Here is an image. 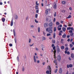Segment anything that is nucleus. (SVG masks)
I'll list each match as a JSON object with an SVG mask.
<instances>
[{"mask_svg": "<svg viewBox=\"0 0 74 74\" xmlns=\"http://www.w3.org/2000/svg\"><path fill=\"white\" fill-rule=\"evenodd\" d=\"M53 25V24L52 22H51L49 23V29H52V26Z\"/></svg>", "mask_w": 74, "mask_h": 74, "instance_id": "1", "label": "nucleus"}, {"mask_svg": "<svg viewBox=\"0 0 74 74\" xmlns=\"http://www.w3.org/2000/svg\"><path fill=\"white\" fill-rule=\"evenodd\" d=\"M49 30L48 31V33H52V32H53V31L52 29H49Z\"/></svg>", "mask_w": 74, "mask_h": 74, "instance_id": "2", "label": "nucleus"}, {"mask_svg": "<svg viewBox=\"0 0 74 74\" xmlns=\"http://www.w3.org/2000/svg\"><path fill=\"white\" fill-rule=\"evenodd\" d=\"M58 48L57 49V53H59V52H60V49L59 48V47L58 46Z\"/></svg>", "mask_w": 74, "mask_h": 74, "instance_id": "3", "label": "nucleus"}, {"mask_svg": "<svg viewBox=\"0 0 74 74\" xmlns=\"http://www.w3.org/2000/svg\"><path fill=\"white\" fill-rule=\"evenodd\" d=\"M57 58L58 60L59 61V60H60L61 59V57L60 56H58Z\"/></svg>", "mask_w": 74, "mask_h": 74, "instance_id": "4", "label": "nucleus"}, {"mask_svg": "<svg viewBox=\"0 0 74 74\" xmlns=\"http://www.w3.org/2000/svg\"><path fill=\"white\" fill-rule=\"evenodd\" d=\"M34 61L35 63L37 62V60H36V56H34Z\"/></svg>", "mask_w": 74, "mask_h": 74, "instance_id": "5", "label": "nucleus"}, {"mask_svg": "<svg viewBox=\"0 0 74 74\" xmlns=\"http://www.w3.org/2000/svg\"><path fill=\"white\" fill-rule=\"evenodd\" d=\"M49 67H48V69L49 70V71H50V74H51V67H50V66L49 65Z\"/></svg>", "mask_w": 74, "mask_h": 74, "instance_id": "6", "label": "nucleus"}, {"mask_svg": "<svg viewBox=\"0 0 74 74\" xmlns=\"http://www.w3.org/2000/svg\"><path fill=\"white\" fill-rule=\"evenodd\" d=\"M59 73H60V74H62V69L61 68H60V69L59 70Z\"/></svg>", "mask_w": 74, "mask_h": 74, "instance_id": "7", "label": "nucleus"}, {"mask_svg": "<svg viewBox=\"0 0 74 74\" xmlns=\"http://www.w3.org/2000/svg\"><path fill=\"white\" fill-rule=\"evenodd\" d=\"M48 25V23H45L44 24V26H45V27H46Z\"/></svg>", "mask_w": 74, "mask_h": 74, "instance_id": "8", "label": "nucleus"}, {"mask_svg": "<svg viewBox=\"0 0 74 74\" xmlns=\"http://www.w3.org/2000/svg\"><path fill=\"white\" fill-rule=\"evenodd\" d=\"M66 28L65 27H63L62 28V30L63 32H66Z\"/></svg>", "mask_w": 74, "mask_h": 74, "instance_id": "9", "label": "nucleus"}, {"mask_svg": "<svg viewBox=\"0 0 74 74\" xmlns=\"http://www.w3.org/2000/svg\"><path fill=\"white\" fill-rule=\"evenodd\" d=\"M13 20H12L11 21V23L10 24V25L11 26H12L13 25Z\"/></svg>", "mask_w": 74, "mask_h": 74, "instance_id": "10", "label": "nucleus"}, {"mask_svg": "<svg viewBox=\"0 0 74 74\" xmlns=\"http://www.w3.org/2000/svg\"><path fill=\"white\" fill-rule=\"evenodd\" d=\"M53 7L54 8V9H56V4H55L54 5V6H53Z\"/></svg>", "mask_w": 74, "mask_h": 74, "instance_id": "11", "label": "nucleus"}, {"mask_svg": "<svg viewBox=\"0 0 74 74\" xmlns=\"http://www.w3.org/2000/svg\"><path fill=\"white\" fill-rule=\"evenodd\" d=\"M66 34H64V35L62 36V38H66Z\"/></svg>", "mask_w": 74, "mask_h": 74, "instance_id": "12", "label": "nucleus"}, {"mask_svg": "<svg viewBox=\"0 0 74 74\" xmlns=\"http://www.w3.org/2000/svg\"><path fill=\"white\" fill-rule=\"evenodd\" d=\"M71 57L72 58H74V54L73 53H72L71 54Z\"/></svg>", "mask_w": 74, "mask_h": 74, "instance_id": "13", "label": "nucleus"}, {"mask_svg": "<svg viewBox=\"0 0 74 74\" xmlns=\"http://www.w3.org/2000/svg\"><path fill=\"white\" fill-rule=\"evenodd\" d=\"M45 14L46 15H48V10H46Z\"/></svg>", "mask_w": 74, "mask_h": 74, "instance_id": "14", "label": "nucleus"}, {"mask_svg": "<svg viewBox=\"0 0 74 74\" xmlns=\"http://www.w3.org/2000/svg\"><path fill=\"white\" fill-rule=\"evenodd\" d=\"M61 49H64V47L63 46H62L61 47Z\"/></svg>", "mask_w": 74, "mask_h": 74, "instance_id": "15", "label": "nucleus"}, {"mask_svg": "<svg viewBox=\"0 0 74 74\" xmlns=\"http://www.w3.org/2000/svg\"><path fill=\"white\" fill-rule=\"evenodd\" d=\"M14 18L15 19H18V16L16 15L14 17Z\"/></svg>", "mask_w": 74, "mask_h": 74, "instance_id": "16", "label": "nucleus"}, {"mask_svg": "<svg viewBox=\"0 0 74 74\" xmlns=\"http://www.w3.org/2000/svg\"><path fill=\"white\" fill-rule=\"evenodd\" d=\"M13 33L14 36H15V29H13Z\"/></svg>", "mask_w": 74, "mask_h": 74, "instance_id": "17", "label": "nucleus"}, {"mask_svg": "<svg viewBox=\"0 0 74 74\" xmlns=\"http://www.w3.org/2000/svg\"><path fill=\"white\" fill-rule=\"evenodd\" d=\"M42 39V40H46V38L44 37H43Z\"/></svg>", "mask_w": 74, "mask_h": 74, "instance_id": "18", "label": "nucleus"}, {"mask_svg": "<svg viewBox=\"0 0 74 74\" xmlns=\"http://www.w3.org/2000/svg\"><path fill=\"white\" fill-rule=\"evenodd\" d=\"M38 33H40V27H38Z\"/></svg>", "mask_w": 74, "mask_h": 74, "instance_id": "19", "label": "nucleus"}, {"mask_svg": "<svg viewBox=\"0 0 74 74\" xmlns=\"http://www.w3.org/2000/svg\"><path fill=\"white\" fill-rule=\"evenodd\" d=\"M58 69H56V70H55L54 72L55 73H57V71H58Z\"/></svg>", "mask_w": 74, "mask_h": 74, "instance_id": "20", "label": "nucleus"}, {"mask_svg": "<svg viewBox=\"0 0 74 74\" xmlns=\"http://www.w3.org/2000/svg\"><path fill=\"white\" fill-rule=\"evenodd\" d=\"M35 8L36 10H38V7L37 5H36L35 7Z\"/></svg>", "mask_w": 74, "mask_h": 74, "instance_id": "21", "label": "nucleus"}, {"mask_svg": "<svg viewBox=\"0 0 74 74\" xmlns=\"http://www.w3.org/2000/svg\"><path fill=\"white\" fill-rule=\"evenodd\" d=\"M49 71H46V74H49Z\"/></svg>", "mask_w": 74, "mask_h": 74, "instance_id": "22", "label": "nucleus"}, {"mask_svg": "<svg viewBox=\"0 0 74 74\" xmlns=\"http://www.w3.org/2000/svg\"><path fill=\"white\" fill-rule=\"evenodd\" d=\"M56 35L55 34V33H54L53 34V37L54 38H55V36H56Z\"/></svg>", "mask_w": 74, "mask_h": 74, "instance_id": "23", "label": "nucleus"}, {"mask_svg": "<svg viewBox=\"0 0 74 74\" xmlns=\"http://www.w3.org/2000/svg\"><path fill=\"white\" fill-rule=\"evenodd\" d=\"M56 27H54V32H56Z\"/></svg>", "mask_w": 74, "mask_h": 74, "instance_id": "24", "label": "nucleus"}, {"mask_svg": "<svg viewBox=\"0 0 74 74\" xmlns=\"http://www.w3.org/2000/svg\"><path fill=\"white\" fill-rule=\"evenodd\" d=\"M53 48V50H56V46H54Z\"/></svg>", "mask_w": 74, "mask_h": 74, "instance_id": "25", "label": "nucleus"}, {"mask_svg": "<svg viewBox=\"0 0 74 74\" xmlns=\"http://www.w3.org/2000/svg\"><path fill=\"white\" fill-rule=\"evenodd\" d=\"M72 26V24H70V23H69L68 26Z\"/></svg>", "mask_w": 74, "mask_h": 74, "instance_id": "26", "label": "nucleus"}, {"mask_svg": "<svg viewBox=\"0 0 74 74\" xmlns=\"http://www.w3.org/2000/svg\"><path fill=\"white\" fill-rule=\"evenodd\" d=\"M61 12H63V13H64V12H66V10H63L62 11H61Z\"/></svg>", "mask_w": 74, "mask_h": 74, "instance_id": "27", "label": "nucleus"}, {"mask_svg": "<svg viewBox=\"0 0 74 74\" xmlns=\"http://www.w3.org/2000/svg\"><path fill=\"white\" fill-rule=\"evenodd\" d=\"M52 42L53 44H55V40H53Z\"/></svg>", "mask_w": 74, "mask_h": 74, "instance_id": "28", "label": "nucleus"}, {"mask_svg": "<svg viewBox=\"0 0 74 74\" xmlns=\"http://www.w3.org/2000/svg\"><path fill=\"white\" fill-rule=\"evenodd\" d=\"M73 35H74V33H73V32H72V33H71L70 34V35L71 36H73Z\"/></svg>", "mask_w": 74, "mask_h": 74, "instance_id": "29", "label": "nucleus"}, {"mask_svg": "<svg viewBox=\"0 0 74 74\" xmlns=\"http://www.w3.org/2000/svg\"><path fill=\"white\" fill-rule=\"evenodd\" d=\"M70 48H72L73 47V45H72V44H70Z\"/></svg>", "mask_w": 74, "mask_h": 74, "instance_id": "30", "label": "nucleus"}, {"mask_svg": "<svg viewBox=\"0 0 74 74\" xmlns=\"http://www.w3.org/2000/svg\"><path fill=\"white\" fill-rule=\"evenodd\" d=\"M71 15H69L68 17H67V18H71Z\"/></svg>", "mask_w": 74, "mask_h": 74, "instance_id": "31", "label": "nucleus"}, {"mask_svg": "<svg viewBox=\"0 0 74 74\" xmlns=\"http://www.w3.org/2000/svg\"><path fill=\"white\" fill-rule=\"evenodd\" d=\"M62 4H66V2L64 1H62Z\"/></svg>", "mask_w": 74, "mask_h": 74, "instance_id": "32", "label": "nucleus"}, {"mask_svg": "<svg viewBox=\"0 0 74 74\" xmlns=\"http://www.w3.org/2000/svg\"><path fill=\"white\" fill-rule=\"evenodd\" d=\"M56 24L57 25H59L60 24L59 23V22H56Z\"/></svg>", "mask_w": 74, "mask_h": 74, "instance_id": "33", "label": "nucleus"}, {"mask_svg": "<svg viewBox=\"0 0 74 74\" xmlns=\"http://www.w3.org/2000/svg\"><path fill=\"white\" fill-rule=\"evenodd\" d=\"M65 49L66 50V51H68V50H69V48H68V47H66Z\"/></svg>", "mask_w": 74, "mask_h": 74, "instance_id": "34", "label": "nucleus"}, {"mask_svg": "<svg viewBox=\"0 0 74 74\" xmlns=\"http://www.w3.org/2000/svg\"><path fill=\"white\" fill-rule=\"evenodd\" d=\"M22 70L23 71H24V70H25V68L24 67H23L22 68Z\"/></svg>", "mask_w": 74, "mask_h": 74, "instance_id": "35", "label": "nucleus"}, {"mask_svg": "<svg viewBox=\"0 0 74 74\" xmlns=\"http://www.w3.org/2000/svg\"><path fill=\"white\" fill-rule=\"evenodd\" d=\"M31 41H32V40L30 38L29 39V43H30L31 42Z\"/></svg>", "mask_w": 74, "mask_h": 74, "instance_id": "36", "label": "nucleus"}, {"mask_svg": "<svg viewBox=\"0 0 74 74\" xmlns=\"http://www.w3.org/2000/svg\"><path fill=\"white\" fill-rule=\"evenodd\" d=\"M47 36H51V34H47Z\"/></svg>", "mask_w": 74, "mask_h": 74, "instance_id": "37", "label": "nucleus"}, {"mask_svg": "<svg viewBox=\"0 0 74 74\" xmlns=\"http://www.w3.org/2000/svg\"><path fill=\"white\" fill-rule=\"evenodd\" d=\"M69 33H73V31H72V30H70V31H69Z\"/></svg>", "mask_w": 74, "mask_h": 74, "instance_id": "38", "label": "nucleus"}, {"mask_svg": "<svg viewBox=\"0 0 74 74\" xmlns=\"http://www.w3.org/2000/svg\"><path fill=\"white\" fill-rule=\"evenodd\" d=\"M71 27H69L67 28V30H70Z\"/></svg>", "mask_w": 74, "mask_h": 74, "instance_id": "39", "label": "nucleus"}, {"mask_svg": "<svg viewBox=\"0 0 74 74\" xmlns=\"http://www.w3.org/2000/svg\"><path fill=\"white\" fill-rule=\"evenodd\" d=\"M69 67H73V65H72V64H70L69 65Z\"/></svg>", "mask_w": 74, "mask_h": 74, "instance_id": "40", "label": "nucleus"}, {"mask_svg": "<svg viewBox=\"0 0 74 74\" xmlns=\"http://www.w3.org/2000/svg\"><path fill=\"white\" fill-rule=\"evenodd\" d=\"M2 21L3 22H4V21H5V18H2Z\"/></svg>", "mask_w": 74, "mask_h": 74, "instance_id": "41", "label": "nucleus"}, {"mask_svg": "<svg viewBox=\"0 0 74 74\" xmlns=\"http://www.w3.org/2000/svg\"><path fill=\"white\" fill-rule=\"evenodd\" d=\"M37 16H38V15L37 14H36L35 15V18H37Z\"/></svg>", "mask_w": 74, "mask_h": 74, "instance_id": "42", "label": "nucleus"}, {"mask_svg": "<svg viewBox=\"0 0 74 74\" xmlns=\"http://www.w3.org/2000/svg\"><path fill=\"white\" fill-rule=\"evenodd\" d=\"M54 63H55V64H57V62H56V60H55L54 61Z\"/></svg>", "mask_w": 74, "mask_h": 74, "instance_id": "43", "label": "nucleus"}, {"mask_svg": "<svg viewBox=\"0 0 74 74\" xmlns=\"http://www.w3.org/2000/svg\"><path fill=\"white\" fill-rule=\"evenodd\" d=\"M35 21L36 23H38V22L37 21V20L36 19H35Z\"/></svg>", "mask_w": 74, "mask_h": 74, "instance_id": "44", "label": "nucleus"}, {"mask_svg": "<svg viewBox=\"0 0 74 74\" xmlns=\"http://www.w3.org/2000/svg\"><path fill=\"white\" fill-rule=\"evenodd\" d=\"M9 45L10 47H12V44H9Z\"/></svg>", "mask_w": 74, "mask_h": 74, "instance_id": "45", "label": "nucleus"}, {"mask_svg": "<svg viewBox=\"0 0 74 74\" xmlns=\"http://www.w3.org/2000/svg\"><path fill=\"white\" fill-rule=\"evenodd\" d=\"M53 53H54V54H56L55 53H56V50H54V51H53Z\"/></svg>", "mask_w": 74, "mask_h": 74, "instance_id": "46", "label": "nucleus"}, {"mask_svg": "<svg viewBox=\"0 0 74 74\" xmlns=\"http://www.w3.org/2000/svg\"><path fill=\"white\" fill-rule=\"evenodd\" d=\"M61 43H63V42H63V39H62L61 40Z\"/></svg>", "mask_w": 74, "mask_h": 74, "instance_id": "47", "label": "nucleus"}, {"mask_svg": "<svg viewBox=\"0 0 74 74\" xmlns=\"http://www.w3.org/2000/svg\"><path fill=\"white\" fill-rule=\"evenodd\" d=\"M14 40L15 43H16V38H14Z\"/></svg>", "mask_w": 74, "mask_h": 74, "instance_id": "48", "label": "nucleus"}, {"mask_svg": "<svg viewBox=\"0 0 74 74\" xmlns=\"http://www.w3.org/2000/svg\"><path fill=\"white\" fill-rule=\"evenodd\" d=\"M73 38L71 39L70 40L71 42H72V41H73Z\"/></svg>", "mask_w": 74, "mask_h": 74, "instance_id": "49", "label": "nucleus"}, {"mask_svg": "<svg viewBox=\"0 0 74 74\" xmlns=\"http://www.w3.org/2000/svg\"><path fill=\"white\" fill-rule=\"evenodd\" d=\"M71 30H74V29H73V27H71Z\"/></svg>", "mask_w": 74, "mask_h": 74, "instance_id": "50", "label": "nucleus"}, {"mask_svg": "<svg viewBox=\"0 0 74 74\" xmlns=\"http://www.w3.org/2000/svg\"><path fill=\"white\" fill-rule=\"evenodd\" d=\"M69 10H72V8H71V7H70L69 8Z\"/></svg>", "mask_w": 74, "mask_h": 74, "instance_id": "51", "label": "nucleus"}, {"mask_svg": "<svg viewBox=\"0 0 74 74\" xmlns=\"http://www.w3.org/2000/svg\"><path fill=\"white\" fill-rule=\"evenodd\" d=\"M56 16V12H55V14H54V16Z\"/></svg>", "mask_w": 74, "mask_h": 74, "instance_id": "52", "label": "nucleus"}, {"mask_svg": "<svg viewBox=\"0 0 74 74\" xmlns=\"http://www.w3.org/2000/svg\"><path fill=\"white\" fill-rule=\"evenodd\" d=\"M54 46H55V45H54V44H52L51 45L52 47H54Z\"/></svg>", "mask_w": 74, "mask_h": 74, "instance_id": "53", "label": "nucleus"}, {"mask_svg": "<svg viewBox=\"0 0 74 74\" xmlns=\"http://www.w3.org/2000/svg\"><path fill=\"white\" fill-rule=\"evenodd\" d=\"M36 5H39L38 3H37V1L36 2Z\"/></svg>", "mask_w": 74, "mask_h": 74, "instance_id": "54", "label": "nucleus"}, {"mask_svg": "<svg viewBox=\"0 0 74 74\" xmlns=\"http://www.w3.org/2000/svg\"><path fill=\"white\" fill-rule=\"evenodd\" d=\"M70 52H69V51H68L67 52V54L68 55H69V54H70Z\"/></svg>", "mask_w": 74, "mask_h": 74, "instance_id": "55", "label": "nucleus"}, {"mask_svg": "<svg viewBox=\"0 0 74 74\" xmlns=\"http://www.w3.org/2000/svg\"><path fill=\"white\" fill-rule=\"evenodd\" d=\"M33 44H34V43H33L32 45H29V46L30 47H32V46H33Z\"/></svg>", "mask_w": 74, "mask_h": 74, "instance_id": "56", "label": "nucleus"}, {"mask_svg": "<svg viewBox=\"0 0 74 74\" xmlns=\"http://www.w3.org/2000/svg\"><path fill=\"white\" fill-rule=\"evenodd\" d=\"M61 29H62V28H58V30H61Z\"/></svg>", "mask_w": 74, "mask_h": 74, "instance_id": "57", "label": "nucleus"}, {"mask_svg": "<svg viewBox=\"0 0 74 74\" xmlns=\"http://www.w3.org/2000/svg\"><path fill=\"white\" fill-rule=\"evenodd\" d=\"M37 62L38 63H40V61L39 60H37Z\"/></svg>", "mask_w": 74, "mask_h": 74, "instance_id": "58", "label": "nucleus"}, {"mask_svg": "<svg viewBox=\"0 0 74 74\" xmlns=\"http://www.w3.org/2000/svg\"><path fill=\"white\" fill-rule=\"evenodd\" d=\"M43 34L44 36H45V33L44 32V31H43Z\"/></svg>", "mask_w": 74, "mask_h": 74, "instance_id": "59", "label": "nucleus"}, {"mask_svg": "<svg viewBox=\"0 0 74 74\" xmlns=\"http://www.w3.org/2000/svg\"><path fill=\"white\" fill-rule=\"evenodd\" d=\"M67 38H69L70 37V35H67Z\"/></svg>", "mask_w": 74, "mask_h": 74, "instance_id": "60", "label": "nucleus"}, {"mask_svg": "<svg viewBox=\"0 0 74 74\" xmlns=\"http://www.w3.org/2000/svg\"><path fill=\"white\" fill-rule=\"evenodd\" d=\"M31 27H32V28H33V27H34V25H31Z\"/></svg>", "mask_w": 74, "mask_h": 74, "instance_id": "61", "label": "nucleus"}, {"mask_svg": "<svg viewBox=\"0 0 74 74\" xmlns=\"http://www.w3.org/2000/svg\"><path fill=\"white\" fill-rule=\"evenodd\" d=\"M35 49H36V51H38V50H39L38 49V48H35Z\"/></svg>", "mask_w": 74, "mask_h": 74, "instance_id": "62", "label": "nucleus"}, {"mask_svg": "<svg viewBox=\"0 0 74 74\" xmlns=\"http://www.w3.org/2000/svg\"><path fill=\"white\" fill-rule=\"evenodd\" d=\"M46 32H48V28H46Z\"/></svg>", "mask_w": 74, "mask_h": 74, "instance_id": "63", "label": "nucleus"}, {"mask_svg": "<svg viewBox=\"0 0 74 74\" xmlns=\"http://www.w3.org/2000/svg\"><path fill=\"white\" fill-rule=\"evenodd\" d=\"M71 50H74V47H73L71 49Z\"/></svg>", "mask_w": 74, "mask_h": 74, "instance_id": "64", "label": "nucleus"}]
</instances>
